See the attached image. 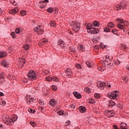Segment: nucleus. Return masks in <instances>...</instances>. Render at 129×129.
<instances>
[{"label":"nucleus","mask_w":129,"mask_h":129,"mask_svg":"<svg viewBox=\"0 0 129 129\" xmlns=\"http://www.w3.org/2000/svg\"><path fill=\"white\" fill-rule=\"evenodd\" d=\"M126 78H127L126 76H125L123 78V80H124V81H127V79Z\"/></svg>","instance_id":"55"},{"label":"nucleus","mask_w":129,"mask_h":129,"mask_svg":"<svg viewBox=\"0 0 129 129\" xmlns=\"http://www.w3.org/2000/svg\"><path fill=\"white\" fill-rule=\"evenodd\" d=\"M39 109L41 110V111H44V107L40 106L39 107Z\"/></svg>","instance_id":"57"},{"label":"nucleus","mask_w":129,"mask_h":129,"mask_svg":"<svg viewBox=\"0 0 129 129\" xmlns=\"http://www.w3.org/2000/svg\"><path fill=\"white\" fill-rule=\"evenodd\" d=\"M33 30L34 32L37 33L38 35H42L43 33H44V30L41 28H39V27H35Z\"/></svg>","instance_id":"7"},{"label":"nucleus","mask_w":129,"mask_h":129,"mask_svg":"<svg viewBox=\"0 0 129 129\" xmlns=\"http://www.w3.org/2000/svg\"><path fill=\"white\" fill-rule=\"evenodd\" d=\"M121 124H122L124 127H125L127 125L126 123H121Z\"/></svg>","instance_id":"60"},{"label":"nucleus","mask_w":129,"mask_h":129,"mask_svg":"<svg viewBox=\"0 0 129 129\" xmlns=\"http://www.w3.org/2000/svg\"><path fill=\"white\" fill-rule=\"evenodd\" d=\"M96 102L94 100L93 98L90 99V100L89 101V103L91 104H93V103H95Z\"/></svg>","instance_id":"37"},{"label":"nucleus","mask_w":129,"mask_h":129,"mask_svg":"<svg viewBox=\"0 0 129 129\" xmlns=\"http://www.w3.org/2000/svg\"><path fill=\"white\" fill-rule=\"evenodd\" d=\"M80 30V23L78 22L75 21L73 24V31L76 32V33H78Z\"/></svg>","instance_id":"2"},{"label":"nucleus","mask_w":129,"mask_h":129,"mask_svg":"<svg viewBox=\"0 0 129 129\" xmlns=\"http://www.w3.org/2000/svg\"><path fill=\"white\" fill-rule=\"evenodd\" d=\"M10 64L9 60L7 59H4L1 61V65L5 68H8V66Z\"/></svg>","instance_id":"8"},{"label":"nucleus","mask_w":129,"mask_h":129,"mask_svg":"<svg viewBox=\"0 0 129 129\" xmlns=\"http://www.w3.org/2000/svg\"><path fill=\"white\" fill-rule=\"evenodd\" d=\"M92 41H93V43H95V44H96V43H97L98 42V41L97 40V39H96V38H93L92 39Z\"/></svg>","instance_id":"51"},{"label":"nucleus","mask_w":129,"mask_h":129,"mask_svg":"<svg viewBox=\"0 0 129 129\" xmlns=\"http://www.w3.org/2000/svg\"><path fill=\"white\" fill-rule=\"evenodd\" d=\"M118 30L116 29H112L111 30V33H112L113 34H114V35H116V34L117 33Z\"/></svg>","instance_id":"40"},{"label":"nucleus","mask_w":129,"mask_h":129,"mask_svg":"<svg viewBox=\"0 0 129 129\" xmlns=\"http://www.w3.org/2000/svg\"><path fill=\"white\" fill-rule=\"evenodd\" d=\"M126 48H127V46L126 45V44H121V49L123 51H125V50H126Z\"/></svg>","instance_id":"23"},{"label":"nucleus","mask_w":129,"mask_h":129,"mask_svg":"<svg viewBox=\"0 0 129 129\" xmlns=\"http://www.w3.org/2000/svg\"><path fill=\"white\" fill-rule=\"evenodd\" d=\"M3 13H4V10L2 8H0V15H2Z\"/></svg>","instance_id":"59"},{"label":"nucleus","mask_w":129,"mask_h":129,"mask_svg":"<svg viewBox=\"0 0 129 129\" xmlns=\"http://www.w3.org/2000/svg\"><path fill=\"white\" fill-rule=\"evenodd\" d=\"M7 55V52L2 51L0 52V58L3 59L4 57H6Z\"/></svg>","instance_id":"17"},{"label":"nucleus","mask_w":129,"mask_h":129,"mask_svg":"<svg viewBox=\"0 0 129 129\" xmlns=\"http://www.w3.org/2000/svg\"><path fill=\"white\" fill-rule=\"evenodd\" d=\"M117 96H118V95L114 94V92L113 91L109 93L107 95V97L110 98V99H116Z\"/></svg>","instance_id":"5"},{"label":"nucleus","mask_w":129,"mask_h":129,"mask_svg":"<svg viewBox=\"0 0 129 129\" xmlns=\"http://www.w3.org/2000/svg\"><path fill=\"white\" fill-rule=\"evenodd\" d=\"M113 92H114V94H118L119 93V91L116 90V91H113Z\"/></svg>","instance_id":"54"},{"label":"nucleus","mask_w":129,"mask_h":129,"mask_svg":"<svg viewBox=\"0 0 129 129\" xmlns=\"http://www.w3.org/2000/svg\"><path fill=\"white\" fill-rule=\"evenodd\" d=\"M23 48L25 50H29L30 49V45L29 44H25L23 45Z\"/></svg>","instance_id":"31"},{"label":"nucleus","mask_w":129,"mask_h":129,"mask_svg":"<svg viewBox=\"0 0 129 129\" xmlns=\"http://www.w3.org/2000/svg\"><path fill=\"white\" fill-rule=\"evenodd\" d=\"M85 26H86V29L87 30V32H88V31H89V30H90V29H91V28L94 29L95 28V27H93L94 26L93 25V23L85 24Z\"/></svg>","instance_id":"11"},{"label":"nucleus","mask_w":129,"mask_h":129,"mask_svg":"<svg viewBox=\"0 0 129 129\" xmlns=\"http://www.w3.org/2000/svg\"><path fill=\"white\" fill-rule=\"evenodd\" d=\"M49 104L51 106H55L56 104H57V101L55 100V99H52L51 100L49 101Z\"/></svg>","instance_id":"13"},{"label":"nucleus","mask_w":129,"mask_h":129,"mask_svg":"<svg viewBox=\"0 0 129 129\" xmlns=\"http://www.w3.org/2000/svg\"><path fill=\"white\" fill-rule=\"evenodd\" d=\"M103 65H104V66H112L113 65V63L112 62H109L108 63L106 61H103Z\"/></svg>","instance_id":"22"},{"label":"nucleus","mask_w":129,"mask_h":129,"mask_svg":"<svg viewBox=\"0 0 129 129\" xmlns=\"http://www.w3.org/2000/svg\"><path fill=\"white\" fill-rule=\"evenodd\" d=\"M79 110L82 113H83L86 111V108L84 106H80L79 107Z\"/></svg>","instance_id":"12"},{"label":"nucleus","mask_w":129,"mask_h":129,"mask_svg":"<svg viewBox=\"0 0 129 129\" xmlns=\"http://www.w3.org/2000/svg\"><path fill=\"white\" fill-rule=\"evenodd\" d=\"M69 49L71 52H73V53H76V48L75 46H70Z\"/></svg>","instance_id":"19"},{"label":"nucleus","mask_w":129,"mask_h":129,"mask_svg":"<svg viewBox=\"0 0 129 129\" xmlns=\"http://www.w3.org/2000/svg\"><path fill=\"white\" fill-rule=\"evenodd\" d=\"M2 105H3V106H6V105H7V103L6 102V101H3Z\"/></svg>","instance_id":"53"},{"label":"nucleus","mask_w":129,"mask_h":129,"mask_svg":"<svg viewBox=\"0 0 129 129\" xmlns=\"http://www.w3.org/2000/svg\"><path fill=\"white\" fill-rule=\"evenodd\" d=\"M19 8L17 7H16L15 9L9 10V13L11 15H15V14H17V13H19Z\"/></svg>","instance_id":"10"},{"label":"nucleus","mask_w":129,"mask_h":129,"mask_svg":"<svg viewBox=\"0 0 129 129\" xmlns=\"http://www.w3.org/2000/svg\"><path fill=\"white\" fill-rule=\"evenodd\" d=\"M20 14L22 16H25V15H27V11L25 10H22L20 12Z\"/></svg>","instance_id":"36"},{"label":"nucleus","mask_w":129,"mask_h":129,"mask_svg":"<svg viewBox=\"0 0 129 129\" xmlns=\"http://www.w3.org/2000/svg\"><path fill=\"white\" fill-rule=\"evenodd\" d=\"M33 110L32 109H30V110H29V112H30L31 113H33Z\"/></svg>","instance_id":"63"},{"label":"nucleus","mask_w":129,"mask_h":129,"mask_svg":"<svg viewBox=\"0 0 129 129\" xmlns=\"http://www.w3.org/2000/svg\"><path fill=\"white\" fill-rule=\"evenodd\" d=\"M86 64L88 66V67H89V68H91L92 67L91 63L88 60L86 61Z\"/></svg>","instance_id":"34"},{"label":"nucleus","mask_w":129,"mask_h":129,"mask_svg":"<svg viewBox=\"0 0 129 129\" xmlns=\"http://www.w3.org/2000/svg\"><path fill=\"white\" fill-rule=\"evenodd\" d=\"M57 45H59L60 47H62V48H64L65 47V42L62 40H59L57 42Z\"/></svg>","instance_id":"15"},{"label":"nucleus","mask_w":129,"mask_h":129,"mask_svg":"<svg viewBox=\"0 0 129 129\" xmlns=\"http://www.w3.org/2000/svg\"><path fill=\"white\" fill-rule=\"evenodd\" d=\"M30 124L33 126V127H35V126H37V124L36 123V122L35 121H30Z\"/></svg>","instance_id":"33"},{"label":"nucleus","mask_w":129,"mask_h":129,"mask_svg":"<svg viewBox=\"0 0 129 129\" xmlns=\"http://www.w3.org/2000/svg\"><path fill=\"white\" fill-rule=\"evenodd\" d=\"M94 27H98L99 26V22L98 21H94L93 22Z\"/></svg>","instance_id":"29"},{"label":"nucleus","mask_w":129,"mask_h":129,"mask_svg":"<svg viewBox=\"0 0 129 129\" xmlns=\"http://www.w3.org/2000/svg\"><path fill=\"white\" fill-rule=\"evenodd\" d=\"M117 22H118L119 24H127V21H123V20L121 19V18H118L117 19Z\"/></svg>","instance_id":"18"},{"label":"nucleus","mask_w":129,"mask_h":129,"mask_svg":"<svg viewBox=\"0 0 129 129\" xmlns=\"http://www.w3.org/2000/svg\"><path fill=\"white\" fill-rule=\"evenodd\" d=\"M66 74H68L69 76H71V75H72V71L71 70V69L68 68L66 70Z\"/></svg>","instance_id":"20"},{"label":"nucleus","mask_w":129,"mask_h":129,"mask_svg":"<svg viewBox=\"0 0 129 129\" xmlns=\"http://www.w3.org/2000/svg\"><path fill=\"white\" fill-rule=\"evenodd\" d=\"M103 60L104 61H105V60H112V56H110L109 57V56L108 55H105L104 56H103Z\"/></svg>","instance_id":"21"},{"label":"nucleus","mask_w":129,"mask_h":129,"mask_svg":"<svg viewBox=\"0 0 129 129\" xmlns=\"http://www.w3.org/2000/svg\"><path fill=\"white\" fill-rule=\"evenodd\" d=\"M20 28H16L15 30V33L17 34H20V32H21V30H20Z\"/></svg>","instance_id":"48"},{"label":"nucleus","mask_w":129,"mask_h":129,"mask_svg":"<svg viewBox=\"0 0 129 129\" xmlns=\"http://www.w3.org/2000/svg\"><path fill=\"white\" fill-rule=\"evenodd\" d=\"M46 81H52V78L51 77H47L46 78Z\"/></svg>","instance_id":"43"},{"label":"nucleus","mask_w":129,"mask_h":129,"mask_svg":"<svg viewBox=\"0 0 129 129\" xmlns=\"http://www.w3.org/2000/svg\"><path fill=\"white\" fill-rule=\"evenodd\" d=\"M21 63H23V64H26V59L24 58H22L20 60Z\"/></svg>","instance_id":"42"},{"label":"nucleus","mask_w":129,"mask_h":129,"mask_svg":"<svg viewBox=\"0 0 129 129\" xmlns=\"http://www.w3.org/2000/svg\"><path fill=\"white\" fill-rule=\"evenodd\" d=\"M27 75L29 79L30 80H32V81L36 80V79H37V76L36 75V73L33 70L29 71Z\"/></svg>","instance_id":"1"},{"label":"nucleus","mask_w":129,"mask_h":129,"mask_svg":"<svg viewBox=\"0 0 129 129\" xmlns=\"http://www.w3.org/2000/svg\"><path fill=\"white\" fill-rule=\"evenodd\" d=\"M57 113H58V115H63L64 114V113L62 111H57Z\"/></svg>","instance_id":"49"},{"label":"nucleus","mask_w":129,"mask_h":129,"mask_svg":"<svg viewBox=\"0 0 129 129\" xmlns=\"http://www.w3.org/2000/svg\"><path fill=\"white\" fill-rule=\"evenodd\" d=\"M105 86H106L105 85V83H104V82H100L99 84V86L98 85V87L99 88H101V89L103 90L104 89V87H105Z\"/></svg>","instance_id":"14"},{"label":"nucleus","mask_w":129,"mask_h":129,"mask_svg":"<svg viewBox=\"0 0 129 129\" xmlns=\"http://www.w3.org/2000/svg\"><path fill=\"white\" fill-rule=\"evenodd\" d=\"M4 123L7 125H12L14 123V119L13 118H10L6 117L4 119Z\"/></svg>","instance_id":"3"},{"label":"nucleus","mask_w":129,"mask_h":129,"mask_svg":"<svg viewBox=\"0 0 129 129\" xmlns=\"http://www.w3.org/2000/svg\"><path fill=\"white\" fill-rule=\"evenodd\" d=\"M104 62H107L108 63V64H109V63H111V62H112V60H107V59H105L104 60Z\"/></svg>","instance_id":"52"},{"label":"nucleus","mask_w":129,"mask_h":129,"mask_svg":"<svg viewBox=\"0 0 129 129\" xmlns=\"http://www.w3.org/2000/svg\"><path fill=\"white\" fill-rule=\"evenodd\" d=\"M11 36L13 39H16V33L15 32H12L11 34Z\"/></svg>","instance_id":"46"},{"label":"nucleus","mask_w":129,"mask_h":129,"mask_svg":"<svg viewBox=\"0 0 129 129\" xmlns=\"http://www.w3.org/2000/svg\"><path fill=\"white\" fill-rule=\"evenodd\" d=\"M39 104H40L41 105H44V103L43 101L42 100H39Z\"/></svg>","instance_id":"50"},{"label":"nucleus","mask_w":129,"mask_h":129,"mask_svg":"<svg viewBox=\"0 0 129 129\" xmlns=\"http://www.w3.org/2000/svg\"><path fill=\"white\" fill-rule=\"evenodd\" d=\"M0 96H5V94L2 92H0Z\"/></svg>","instance_id":"58"},{"label":"nucleus","mask_w":129,"mask_h":129,"mask_svg":"<svg viewBox=\"0 0 129 129\" xmlns=\"http://www.w3.org/2000/svg\"><path fill=\"white\" fill-rule=\"evenodd\" d=\"M104 32H105V33H109V32H110V29L108 27H104Z\"/></svg>","instance_id":"28"},{"label":"nucleus","mask_w":129,"mask_h":129,"mask_svg":"<svg viewBox=\"0 0 129 129\" xmlns=\"http://www.w3.org/2000/svg\"><path fill=\"white\" fill-rule=\"evenodd\" d=\"M49 26L52 27H55L56 26V23H55L54 21H50L49 22Z\"/></svg>","instance_id":"32"},{"label":"nucleus","mask_w":129,"mask_h":129,"mask_svg":"<svg viewBox=\"0 0 129 129\" xmlns=\"http://www.w3.org/2000/svg\"><path fill=\"white\" fill-rule=\"evenodd\" d=\"M94 97H95V98H100V95L99 94L95 93L94 94Z\"/></svg>","instance_id":"45"},{"label":"nucleus","mask_w":129,"mask_h":129,"mask_svg":"<svg viewBox=\"0 0 129 129\" xmlns=\"http://www.w3.org/2000/svg\"><path fill=\"white\" fill-rule=\"evenodd\" d=\"M39 8H40V9H45V7H43V6H42V5H40V7H39Z\"/></svg>","instance_id":"64"},{"label":"nucleus","mask_w":129,"mask_h":129,"mask_svg":"<svg viewBox=\"0 0 129 129\" xmlns=\"http://www.w3.org/2000/svg\"><path fill=\"white\" fill-rule=\"evenodd\" d=\"M109 107H113V106L115 105V102L113 101L112 100H109Z\"/></svg>","instance_id":"16"},{"label":"nucleus","mask_w":129,"mask_h":129,"mask_svg":"<svg viewBox=\"0 0 129 129\" xmlns=\"http://www.w3.org/2000/svg\"><path fill=\"white\" fill-rule=\"evenodd\" d=\"M54 11H55V13H58V8H55Z\"/></svg>","instance_id":"62"},{"label":"nucleus","mask_w":129,"mask_h":129,"mask_svg":"<svg viewBox=\"0 0 129 129\" xmlns=\"http://www.w3.org/2000/svg\"><path fill=\"white\" fill-rule=\"evenodd\" d=\"M79 47H80V50H81L82 52H83V51L85 50V47L83 46L82 44H80L79 45Z\"/></svg>","instance_id":"35"},{"label":"nucleus","mask_w":129,"mask_h":129,"mask_svg":"<svg viewBox=\"0 0 129 129\" xmlns=\"http://www.w3.org/2000/svg\"><path fill=\"white\" fill-rule=\"evenodd\" d=\"M84 91L86 92V93H91V90L89 88H87V87L84 88Z\"/></svg>","instance_id":"25"},{"label":"nucleus","mask_w":129,"mask_h":129,"mask_svg":"<svg viewBox=\"0 0 129 129\" xmlns=\"http://www.w3.org/2000/svg\"><path fill=\"white\" fill-rule=\"evenodd\" d=\"M52 80L53 81H55V82H58V81H59V79L57 78V77H53Z\"/></svg>","instance_id":"39"},{"label":"nucleus","mask_w":129,"mask_h":129,"mask_svg":"<svg viewBox=\"0 0 129 129\" xmlns=\"http://www.w3.org/2000/svg\"><path fill=\"white\" fill-rule=\"evenodd\" d=\"M117 27L120 30H123V29H124V28L123 27V26H122V25H121V24H118L117 25Z\"/></svg>","instance_id":"41"},{"label":"nucleus","mask_w":129,"mask_h":129,"mask_svg":"<svg viewBox=\"0 0 129 129\" xmlns=\"http://www.w3.org/2000/svg\"><path fill=\"white\" fill-rule=\"evenodd\" d=\"M14 118L15 121H16L17 120V119H18V116H17V115H15L14 116Z\"/></svg>","instance_id":"56"},{"label":"nucleus","mask_w":129,"mask_h":129,"mask_svg":"<svg viewBox=\"0 0 129 129\" xmlns=\"http://www.w3.org/2000/svg\"><path fill=\"white\" fill-rule=\"evenodd\" d=\"M51 88L52 90H54V91H56V90H57V86H56L55 85L52 86Z\"/></svg>","instance_id":"47"},{"label":"nucleus","mask_w":129,"mask_h":129,"mask_svg":"<svg viewBox=\"0 0 129 129\" xmlns=\"http://www.w3.org/2000/svg\"><path fill=\"white\" fill-rule=\"evenodd\" d=\"M88 33L89 34H90L91 35H94L95 34H98V33H99V29H98V28H90V29H89Z\"/></svg>","instance_id":"4"},{"label":"nucleus","mask_w":129,"mask_h":129,"mask_svg":"<svg viewBox=\"0 0 129 129\" xmlns=\"http://www.w3.org/2000/svg\"><path fill=\"white\" fill-rule=\"evenodd\" d=\"M42 42L44 43V44H46L48 43V39H47L46 38H43L42 39Z\"/></svg>","instance_id":"44"},{"label":"nucleus","mask_w":129,"mask_h":129,"mask_svg":"<svg viewBox=\"0 0 129 129\" xmlns=\"http://www.w3.org/2000/svg\"><path fill=\"white\" fill-rule=\"evenodd\" d=\"M73 94L74 95L75 97H76V98H77V99H80V98L82 97L81 94L76 91L73 92Z\"/></svg>","instance_id":"9"},{"label":"nucleus","mask_w":129,"mask_h":129,"mask_svg":"<svg viewBox=\"0 0 129 129\" xmlns=\"http://www.w3.org/2000/svg\"><path fill=\"white\" fill-rule=\"evenodd\" d=\"M47 13H49L50 14H52L53 12H54V9L53 8H49L47 9Z\"/></svg>","instance_id":"26"},{"label":"nucleus","mask_w":129,"mask_h":129,"mask_svg":"<svg viewBox=\"0 0 129 129\" xmlns=\"http://www.w3.org/2000/svg\"><path fill=\"white\" fill-rule=\"evenodd\" d=\"M70 107H72V108H75V107H76L74 105H71Z\"/></svg>","instance_id":"61"},{"label":"nucleus","mask_w":129,"mask_h":129,"mask_svg":"<svg viewBox=\"0 0 129 129\" xmlns=\"http://www.w3.org/2000/svg\"><path fill=\"white\" fill-rule=\"evenodd\" d=\"M39 3L41 4V6L44 7V8L46 7V6H47V4L45 3L44 1H41Z\"/></svg>","instance_id":"30"},{"label":"nucleus","mask_w":129,"mask_h":129,"mask_svg":"<svg viewBox=\"0 0 129 129\" xmlns=\"http://www.w3.org/2000/svg\"><path fill=\"white\" fill-rule=\"evenodd\" d=\"M5 73H2L0 75V80H5Z\"/></svg>","instance_id":"27"},{"label":"nucleus","mask_w":129,"mask_h":129,"mask_svg":"<svg viewBox=\"0 0 129 129\" xmlns=\"http://www.w3.org/2000/svg\"><path fill=\"white\" fill-rule=\"evenodd\" d=\"M107 26L108 27H109V28H111V29H112L113 28H114L115 25L112 22H109Z\"/></svg>","instance_id":"24"},{"label":"nucleus","mask_w":129,"mask_h":129,"mask_svg":"<svg viewBox=\"0 0 129 129\" xmlns=\"http://www.w3.org/2000/svg\"><path fill=\"white\" fill-rule=\"evenodd\" d=\"M127 6V5H126V3L124 1H123L120 3L118 7H117V11H119V10H121V8H122V9H124Z\"/></svg>","instance_id":"6"},{"label":"nucleus","mask_w":129,"mask_h":129,"mask_svg":"<svg viewBox=\"0 0 129 129\" xmlns=\"http://www.w3.org/2000/svg\"><path fill=\"white\" fill-rule=\"evenodd\" d=\"M75 66L77 68H78V69H82V67H81V65L79 63L76 64Z\"/></svg>","instance_id":"38"}]
</instances>
